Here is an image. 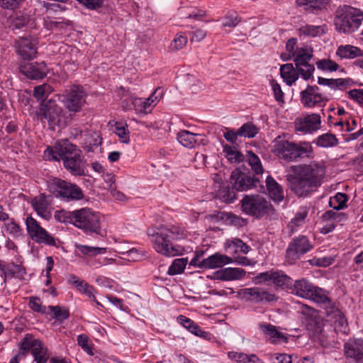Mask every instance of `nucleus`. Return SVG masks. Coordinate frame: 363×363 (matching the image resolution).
<instances>
[{
  "mask_svg": "<svg viewBox=\"0 0 363 363\" xmlns=\"http://www.w3.org/2000/svg\"><path fill=\"white\" fill-rule=\"evenodd\" d=\"M77 344L86 353L89 355H94L92 345L90 343L87 335L84 334L79 335L77 336Z\"/></svg>",
  "mask_w": 363,
  "mask_h": 363,
  "instance_id": "obj_55",
  "label": "nucleus"
},
{
  "mask_svg": "<svg viewBox=\"0 0 363 363\" xmlns=\"http://www.w3.org/2000/svg\"><path fill=\"white\" fill-rule=\"evenodd\" d=\"M9 21L13 29H19L28 23L29 17L26 14L16 13L10 17Z\"/></svg>",
  "mask_w": 363,
  "mask_h": 363,
  "instance_id": "obj_43",
  "label": "nucleus"
},
{
  "mask_svg": "<svg viewBox=\"0 0 363 363\" xmlns=\"http://www.w3.org/2000/svg\"><path fill=\"white\" fill-rule=\"evenodd\" d=\"M274 271H268L258 274L253 279V282L255 284H262L266 282L272 281V276Z\"/></svg>",
  "mask_w": 363,
  "mask_h": 363,
  "instance_id": "obj_61",
  "label": "nucleus"
},
{
  "mask_svg": "<svg viewBox=\"0 0 363 363\" xmlns=\"http://www.w3.org/2000/svg\"><path fill=\"white\" fill-rule=\"evenodd\" d=\"M48 309L54 314L55 318L60 321L67 319L69 315L67 309L60 306H50Z\"/></svg>",
  "mask_w": 363,
  "mask_h": 363,
  "instance_id": "obj_58",
  "label": "nucleus"
},
{
  "mask_svg": "<svg viewBox=\"0 0 363 363\" xmlns=\"http://www.w3.org/2000/svg\"><path fill=\"white\" fill-rule=\"evenodd\" d=\"M266 186L269 196L275 202H280L284 198V190L273 177L268 176L266 179Z\"/></svg>",
  "mask_w": 363,
  "mask_h": 363,
  "instance_id": "obj_31",
  "label": "nucleus"
},
{
  "mask_svg": "<svg viewBox=\"0 0 363 363\" xmlns=\"http://www.w3.org/2000/svg\"><path fill=\"white\" fill-rule=\"evenodd\" d=\"M147 235L153 249L159 254L166 257L179 255L184 251L182 247L174 245L172 241L184 238L186 231L180 226L160 227L149 229Z\"/></svg>",
  "mask_w": 363,
  "mask_h": 363,
  "instance_id": "obj_1",
  "label": "nucleus"
},
{
  "mask_svg": "<svg viewBox=\"0 0 363 363\" xmlns=\"http://www.w3.org/2000/svg\"><path fill=\"white\" fill-rule=\"evenodd\" d=\"M272 283L277 286H289L292 284V279L280 271H274Z\"/></svg>",
  "mask_w": 363,
  "mask_h": 363,
  "instance_id": "obj_45",
  "label": "nucleus"
},
{
  "mask_svg": "<svg viewBox=\"0 0 363 363\" xmlns=\"http://www.w3.org/2000/svg\"><path fill=\"white\" fill-rule=\"evenodd\" d=\"M77 248L80 253L89 257H94L97 255H101L106 252V248L105 247L79 245H77Z\"/></svg>",
  "mask_w": 363,
  "mask_h": 363,
  "instance_id": "obj_49",
  "label": "nucleus"
},
{
  "mask_svg": "<svg viewBox=\"0 0 363 363\" xmlns=\"http://www.w3.org/2000/svg\"><path fill=\"white\" fill-rule=\"evenodd\" d=\"M312 147L309 143H296L282 137H277L273 142L272 152L279 159L292 162L298 157H310Z\"/></svg>",
  "mask_w": 363,
  "mask_h": 363,
  "instance_id": "obj_4",
  "label": "nucleus"
},
{
  "mask_svg": "<svg viewBox=\"0 0 363 363\" xmlns=\"http://www.w3.org/2000/svg\"><path fill=\"white\" fill-rule=\"evenodd\" d=\"M309 211V207L303 206L299 207L295 213L294 217L289 223L287 228L291 233L297 231L299 228L306 223V220Z\"/></svg>",
  "mask_w": 363,
  "mask_h": 363,
  "instance_id": "obj_30",
  "label": "nucleus"
},
{
  "mask_svg": "<svg viewBox=\"0 0 363 363\" xmlns=\"http://www.w3.org/2000/svg\"><path fill=\"white\" fill-rule=\"evenodd\" d=\"M87 94L81 86H72L62 95V102L69 112H80L86 104Z\"/></svg>",
  "mask_w": 363,
  "mask_h": 363,
  "instance_id": "obj_10",
  "label": "nucleus"
},
{
  "mask_svg": "<svg viewBox=\"0 0 363 363\" xmlns=\"http://www.w3.org/2000/svg\"><path fill=\"white\" fill-rule=\"evenodd\" d=\"M313 245L308 239L303 235L299 236L293 240L287 249L286 253L289 257L298 258L300 255H303L310 251Z\"/></svg>",
  "mask_w": 363,
  "mask_h": 363,
  "instance_id": "obj_20",
  "label": "nucleus"
},
{
  "mask_svg": "<svg viewBox=\"0 0 363 363\" xmlns=\"http://www.w3.org/2000/svg\"><path fill=\"white\" fill-rule=\"evenodd\" d=\"M177 321L181 325H183L186 329H187L189 332L194 334L198 337H203L204 339H209L210 334L207 332H205L201 330V328L192 320L184 316V315H179L177 317Z\"/></svg>",
  "mask_w": 363,
  "mask_h": 363,
  "instance_id": "obj_32",
  "label": "nucleus"
},
{
  "mask_svg": "<svg viewBox=\"0 0 363 363\" xmlns=\"http://www.w3.org/2000/svg\"><path fill=\"white\" fill-rule=\"evenodd\" d=\"M223 154L230 163H240L244 160V155L235 147L223 145Z\"/></svg>",
  "mask_w": 363,
  "mask_h": 363,
  "instance_id": "obj_39",
  "label": "nucleus"
},
{
  "mask_svg": "<svg viewBox=\"0 0 363 363\" xmlns=\"http://www.w3.org/2000/svg\"><path fill=\"white\" fill-rule=\"evenodd\" d=\"M188 263L187 258L175 259L168 269V274L175 275L181 274Z\"/></svg>",
  "mask_w": 363,
  "mask_h": 363,
  "instance_id": "obj_48",
  "label": "nucleus"
},
{
  "mask_svg": "<svg viewBox=\"0 0 363 363\" xmlns=\"http://www.w3.org/2000/svg\"><path fill=\"white\" fill-rule=\"evenodd\" d=\"M325 306V312L328 316L331 317L332 319L335 318L337 315H340L342 311L338 308L335 303H332L328 298V301L324 302Z\"/></svg>",
  "mask_w": 363,
  "mask_h": 363,
  "instance_id": "obj_60",
  "label": "nucleus"
},
{
  "mask_svg": "<svg viewBox=\"0 0 363 363\" xmlns=\"http://www.w3.org/2000/svg\"><path fill=\"white\" fill-rule=\"evenodd\" d=\"M26 230L29 237L36 243L55 246V238L33 217L28 216L26 220Z\"/></svg>",
  "mask_w": 363,
  "mask_h": 363,
  "instance_id": "obj_13",
  "label": "nucleus"
},
{
  "mask_svg": "<svg viewBox=\"0 0 363 363\" xmlns=\"http://www.w3.org/2000/svg\"><path fill=\"white\" fill-rule=\"evenodd\" d=\"M224 248L229 253L247 254L250 250V246L239 238L227 240L224 243Z\"/></svg>",
  "mask_w": 363,
  "mask_h": 363,
  "instance_id": "obj_36",
  "label": "nucleus"
},
{
  "mask_svg": "<svg viewBox=\"0 0 363 363\" xmlns=\"http://www.w3.org/2000/svg\"><path fill=\"white\" fill-rule=\"evenodd\" d=\"M324 218L332 219L336 222H341L347 219V216L345 213H337L333 210L325 212Z\"/></svg>",
  "mask_w": 363,
  "mask_h": 363,
  "instance_id": "obj_64",
  "label": "nucleus"
},
{
  "mask_svg": "<svg viewBox=\"0 0 363 363\" xmlns=\"http://www.w3.org/2000/svg\"><path fill=\"white\" fill-rule=\"evenodd\" d=\"M316 65L319 69L330 72L336 71L339 67V65L335 62L329 59L319 60Z\"/></svg>",
  "mask_w": 363,
  "mask_h": 363,
  "instance_id": "obj_56",
  "label": "nucleus"
},
{
  "mask_svg": "<svg viewBox=\"0 0 363 363\" xmlns=\"http://www.w3.org/2000/svg\"><path fill=\"white\" fill-rule=\"evenodd\" d=\"M260 328L264 335L268 337L272 342H277L281 340L286 342L287 338L282 333L277 330V328L271 324L263 325Z\"/></svg>",
  "mask_w": 363,
  "mask_h": 363,
  "instance_id": "obj_38",
  "label": "nucleus"
},
{
  "mask_svg": "<svg viewBox=\"0 0 363 363\" xmlns=\"http://www.w3.org/2000/svg\"><path fill=\"white\" fill-rule=\"evenodd\" d=\"M240 21L238 14L235 12H231L222 18V26L224 27H235Z\"/></svg>",
  "mask_w": 363,
  "mask_h": 363,
  "instance_id": "obj_57",
  "label": "nucleus"
},
{
  "mask_svg": "<svg viewBox=\"0 0 363 363\" xmlns=\"http://www.w3.org/2000/svg\"><path fill=\"white\" fill-rule=\"evenodd\" d=\"M48 67L44 62L26 63L20 67L21 72L28 78L33 79H43L48 73Z\"/></svg>",
  "mask_w": 363,
  "mask_h": 363,
  "instance_id": "obj_22",
  "label": "nucleus"
},
{
  "mask_svg": "<svg viewBox=\"0 0 363 363\" xmlns=\"http://www.w3.org/2000/svg\"><path fill=\"white\" fill-rule=\"evenodd\" d=\"M241 208L247 215L261 218L272 209V205L262 196L259 195H247L241 201Z\"/></svg>",
  "mask_w": 363,
  "mask_h": 363,
  "instance_id": "obj_9",
  "label": "nucleus"
},
{
  "mask_svg": "<svg viewBox=\"0 0 363 363\" xmlns=\"http://www.w3.org/2000/svg\"><path fill=\"white\" fill-rule=\"evenodd\" d=\"M312 56V48L309 46L303 45L298 49L296 54L293 57L300 75L305 80L310 79L315 70L314 66L309 63Z\"/></svg>",
  "mask_w": 363,
  "mask_h": 363,
  "instance_id": "obj_12",
  "label": "nucleus"
},
{
  "mask_svg": "<svg viewBox=\"0 0 363 363\" xmlns=\"http://www.w3.org/2000/svg\"><path fill=\"white\" fill-rule=\"evenodd\" d=\"M354 84L351 79H329L328 85L333 89L345 90Z\"/></svg>",
  "mask_w": 363,
  "mask_h": 363,
  "instance_id": "obj_47",
  "label": "nucleus"
},
{
  "mask_svg": "<svg viewBox=\"0 0 363 363\" xmlns=\"http://www.w3.org/2000/svg\"><path fill=\"white\" fill-rule=\"evenodd\" d=\"M291 293L316 303H324L328 301V296L324 290L313 286L306 279L296 280L291 287Z\"/></svg>",
  "mask_w": 363,
  "mask_h": 363,
  "instance_id": "obj_6",
  "label": "nucleus"
},
{
  "mask_svg": "<svg viewBox=\"0 0 363 363\" xmlns=\"http://www.w3.org/2000/svg\"><path fill=\"white\" fill-rule=\"evenodd\" d=\"M350 99L363 106V89H354L347 92Z\"/></svg>",
  "mask_w": 363,
  "mask_h": 363,
  "instance_id": "obj_62",
  "label": "nucleus"
},
{
  "mask_svg": "<svg viewBox=\"0 0 363 363\" xmlns=\"http://www.w3.org/2000/svg\"><path fill=\"white\" fill-rule=\"evenodd\" d=\"M228 357L230 359L235 361L236 363H245L247 354L231 351L228 353Z\"/></svg>",
  "mask_w": 363,
  "mask_h": 363,
  "instance_id": "obj_63",
  "label": "nucleus"
},
{
  "mask_svg": "<svg viewBox=\"0 0 363 363\" xmlns=\"http://www.w3.org/2000/svg\"><path fill=\"white\" fill-rule=\"evenodd\" d=\"M362 21V11L350 6H345L337 11L334 24L338 32L349 34L356 31Z\"/></svg>",
  "mask_w": 363,
  "mask_h": 363,
  "instance_id": "obj_5",
  "label": "nucleus"
},
{
  "mask_svg": "<svg viewBox=\"0 0 363 363\" xmlns=\"http://www.w3.org/2000/svg\"><path fill=\"white\" fill-rule=\"evenodd\" d=\"M326 25L313 26L305 25L298 29V34L300 37L315 38L325 34L327 31Z\"/></svg>",
  "mask_w": 363,
  "mask_h": 363,
  "instance_id": "obj_34",
  "label": "nucleus"
},
{
  "mask_svg": "<svg viewBox=\"0 0 363 363\" xmlns=\"http://www.w3.org/2000/svg\"><path fill=\"white\" fill-rule=\"evenodd\" d=\"M52 89L51 86L47 84L35 86L34 89L33 96L38 100L45 99L51 92Z\"/></svg>",
  "mask_w": 363,
  "mask_h": 363,
  "instance_id": "obj_52",
  "label": "nucleus"
},
{
  "mask_svg": "<svg viewBox=\"0 0 363 363\" xmlns=\"http://www.w3.org/2000/svg\"><path fill=\"white\" fill-rule=\"evenodd\" d=\"M78 151L76 146L65 140L57 142L52 147H48L44 152V157L48 160H64Z\"/></svg>",
  "mask_w": 363,
  "mask_h": 363,
  "instance_id": "obj_15",
  "label": "nucleus"
},
{
  "mask_svg": "<svg viewBox=\"0 0 363 363\" xmlns=\"http://www.w3.org/2000/svg\"><path fill=\"white\" fill-rule=\"evenodd\" d=\"M63 164L65 167L72 174L79 176L84 174V162L79 151L72 154L70 157L64 159Z\"/></svg>",
  "mask_w": 363,
  "mask_h": 363,
  "instance_id": "obj_25",
  "label": "nucleus"
},
{
  "mask_svg": "<svg viewBox=\"0 0 363 363\" xmlns=\"http://www.w3.org/2000/svg\"><path fill=\"white\" fill-rule=\"evenodd\" d=\"M328 100L327 96L321 93L320 88L315 85H308L300 93L301 103L306 108L323 107Z\"/></svg>",
  "mask_w": 363,
  "mask_h": 363,
  "instance_id": "obj_14",
  "label": "nucleus"
},
{
  "mask_svg": "<svg viewBox=\"0 0 363 363\" xmlns=\"http://www.w3.org/2000/svg\"><path fill=\"white\" fill-rule=\"evenodd\" d=\"M177 140L184 147L194 148L197 145H205L206 139L200 134L192 133L188 130H182L177 134Z\"/></svg>",
  "mask_w": 363,
  "mask_h": 363,
  "instance_id": "obj_23",
  "label": "nucleus"
},
{
  "mask_svg": "<svg viewBox=\"0 0 363 363\" xmlns=\"http://www.w3.org/2000/svg\"><path fill=\"white\" fill-rule=\"evenodd\" d=\"M4 225L6 231L13 238H18L22 235V230L13 219H11L9 222L5 223Z\"/></svg>",
  "mask_w": 363,
  "mask_h": 363,
  "instance_id": "obj_54",
  "label": "nucleus"
},
{
  "mask_svg": "<svg viewBox=\"0 0 363 363\" xmlns=\"http://www.w3.org/2000/svg\"><path fill=\"white\" fill-rule=\"evenodd\" d=\"M163 91L160 88H157L155 91L145 99L138 98L134 100L131 99L132 104H139L141 108L138 109L140 112H147L151 106H154L162 97Z\"/></svg>",
  "mask_w": 363,
  "mask_h": 363,
  "instance_id": "obj_28",
  "label": "nucleus"
},
{
  "mask_svg": "<svg viewBox=\"0 0 363 363\" xmlns=\"http://www.w3.org/2000/svg\"><path fill=\"white\" fill-rule=\"evenodd\" d=\"M316 143L320 147L328 148L336 146L338 140L335 135L328 133L319 135L316 140Z\"/></svg>",
  "mask_w": 363,
  "mask_h": 363,
  "instance_id": "obj_41",
  "label": "nucleus"
},
{
  "mask_svg": "<svg viewBox=\"0 0 363 363\" xmlns=\"http://www.w3.org/2000/svg\"><path fill=\"white\" fill-rule=\"evenodd\" d=\"M336 55L340 58L353 59L363 56V50L351 45H340L336 51Z\"/></svg>",
  "mask_w": 363,
  "mask_h": 363,
  "instance_id": "obj_37",
  "label": "nucleus"
},
{
  "mask_svg": "<svg viewBox=\"0 0 363 363\" xmlns=\"http://www.w3.org/2000/svg\"><path fill=\"white\" fill-rule=\"evenodd\" d=\"M187 37L182 33H179L176 35L174 39L170 45V50L177 51L182 49L187 43Z\"/></svg>",
  "mask_w": 363,
  "mask_h": 363,
  "instance_id": "obj_53",
  "label": "nucleus"
},
{
  "mask_svg": "<svg viewBox=\"0 0 363 363\" xmlns=\"http://www.w3.org/2000/svg\"><path fill=\"white\" fill-rule=\"evenodd\" d=\"M258 132L259 128L252 123H246L238 130V134L240 135V137L248 138H254Z\"/></svg>",
  "mask_w": 363,
  "mask_h": 363,
  "instance_id": "obj_46",
  "label": "nucleus"
},
{
  "mask_svg": "<svg viewBox=\"0 0 363 363\" xmlns=\"http://www.w3.org/2000/svg\"><path fill=\"white\" fill-rule=\"evenodd\" d=\"M68 283L74 286L81 294H84L91 300H95L94 288L75 275H70Z\"/></svg>",
  "mask_w": 363,
  "mask_h": 363,
  "instance_id": "obj_29",
  "label": "nucleus"
},
{
  "mask_svg": "<svg viewBox=\"0 0 363 363\" xmlns=\"http://www.w3.org/2000/svg\"><path fill=\"white\" fill-rule=\"evenodd\" d=\"M48 197L43 194L35 196L32 200V206L37 214L43 219L48 220L51 218V212L49 210L50 202Z\"/></svg>",
  "mask_w": 363,
  "mask_h": 363,
  "instance_id": "obj_26",
  "label": "nucleus"
},
{
  "mask_svg": "<svg viewBox=\"0 0 363 363\" xmlns=\"http://www.w3.org/2000/svg\"><path fill=\"white\" fill-rule=\"evenodd\" d=\"M42 122L48 121L49 125L54 128L60 125L63 118L62 108L52 100H49L45 104H42L39 113Z\"/></svg>",
  "mask_w": 363,
  "mask_h": 363,
  "instance_id": "obj_16",
  "label": "nucleus"
},
{
  "mask_svg": "<svg viewBox=\"0 0 363 363\" xmlns=\"http://www.w3.org/2000/svg\"><path fill=\"white\" fill-rule=\"evenodd\" d=\"M232 262V258L225 255L217 252L201 260L199 268L212 269L222 267Z\"/></svg>",
  "mask_w": 363,
  "mask_h": 363,
  "instance_id": "obj_24",
  "label": "nucleus"
},
{
  "mask_svg": "<svg viewBox=\"0 0 363 363\" xmlns=\"http://www.w3.org/2000/svg\"><path fill=\"white\" fill-rule=\"evenodd\" d=\"M237 297L255 303L276 302L278 296L262 287L245 288L237 292Z\"/></svg>",
  "mask_w": 363,
  "mask_h": 363,
  "instance_id": "obj_11",
  "label": "nucleus"
},
{
  "mask_svg": "<svg viewBox=\"0 0 363 363\" xmlns=\"http://www.w3.org/2000/svg\"><path fill=\"white\" fill-rule=\"evenodd\" d=\"M257 179L252 177L250 173L240 168L235 169L230 176V183L237 191H247L255 186Z\"/></svg>",
  "mask_w": 363,
  "mask_h": 363,
  "instance_id": "obj_17",
  "label": "nucleus"
},
{
  "mask_svg": "<svg viewBox=\"0 0 363 363\" xmlns=\"http://www.w3.org/2000/svg\"><path fill=\"white\" fill-rule=\"evenodd\" d=\"M20 349L23 354L30 352L36 363H46L50 358L48 347L40 339L29 334L22 340Z\"/></svg>",
  "mask_w": 363,
  "mask_h": 363,
  "instance_id": "obj_8",
  "label": "nucleus"
},
{
  "mask_svg": "<svg viewBox=\"0 0 363 363\" xmlns=\"http://www.w3.org/2000/svg\"><path fill=\"white\" fill-rule=\"evenodd\" d=\"M347 358L352 359L356 363H363V340H350L344 345Z\"/></svg>",
  "mask_w": 363,
  "mask_h": 363,
  "instance_id": "obj_21",
  "label": "nucleus"
},
{
  "mask_svg": "<svg viewBox=\"0 0 363 363\" xmlns=\"http://www.w3.org/2000/svg\"><path fill=\"white\" fill-rule=\"evenodd\" d=\"M296 131L303 133H313L321 127V117L318 113H311L302 116L294 122Z\"/></svg>",
  "mask_w": 363,
  "mask_h": 363,
  "instance_id": "obj_18",
  "label": "nucleus"
},
{
  "mask_svg": "<svg viewBox=\"0 0 363 363\" xmlns=\"http://www.w3.org/2000/svg\"><path fill=\"white\" fill-rule=\"evenodd\" d=\"M280 74L284 82L289 86H291L298 79L300 74L296 67H294V65L290 63L281 66Z\"/></svg>",
  "mask_w": 363,
  "mask_h": 363,
  "instance_id": "obj_33",
  "label": "nucleus"
},
{
  "mask_svg": "<svg viewBox=\"0 0 363 363\" xmlns=\"http://www.w3.org/2000/svg\"><path fill=\"white\" fill-rule=\"evenodd\" d=\"M216 275L217 279L221 281H238L245 277L246 272L242 268L226 267L217 271Z\"/></svg>",
  "mask_w": 363,
  "mask_h": 363,
  "instance_id": "obj_27",
  "label": "nucleus"
},
{
  "mask_svg": "<svg viewBox=\"0 0 363 363\" xmlns=\"http://www.w3.org/2000/svg\"><path fill=\"white\" fill-rule=\"evenodd\" d=\"M297 5L306 11L315 13L325 9L329 0H296Z\"/></svg>",
  "mask_w": 363,
  "mask_h": 363,
  "instance_id": "obj_35",
  "label": "nucleus"
},
{
  "mask_svg": "<svg viewBox=\"0 0 363 363\" xmlns=\"http://www.w3.org/2000/svg\"><path fill=\"white\" fill-rule=\"evenodd\" d=\"M16 43L17 52L23 59L30 60L36 57L38 44L36 38H21Z\"/></svg>",
  "mask_w": 363,
  "mask_h": 363,
  "instance_id": "obj_19",
  "label": "nucleus"
},
{
  "mask_svg": "<svg viewBox=\"0 0 363 363\" xmlns=\"http://www.w3.org/2000/svg\"><path fill=\"white\" fill-rule=\"evenodd\" d=\"M296 43L297 39L294 38H291L287 40L286 43V52L281 55L284 61L291 60L295 56L298 49L300 48L296 46Z\"/></svg>",
  "mask_w": 363,
  "mask_h": 363,
  "instance_id": "obj_42",
  "label": "nucleus"
},
{
  "mask_svg": "<svg viewBox=\"0 0 363 363\" xmlns=\"http://www.w3.org/2000/svg\"><path fill=\"white\" fill-rule=\"evenodd\" d=\"M102 143V138L99 133L94 132L86 135L84 143V149L86 152H94Z\"/></svg>",
  "mask_w": 363,
  "mask_h": 363,
  "instance_id": "obj_40",
  "label": "nucleus"
},
{
  "mask_svg": "<svg viewBox=\"0 0 363 363\" xmlns=\"http://www.w3.org/2000/svg\"><path fill=\"white\" fill-rule=\"evenodd\" d=\"M54 216L58 222L72 224L85 233H100V216L91 208L85 207L72 211L59 210Z\"/></svg>",
  "mask_w": 363,
  "mask_h": 363,
  "instance_id": "obj_2",
  "label": "nucleus"
},
{
  "mask_svg": "<svg viewBox=\"0 0 363 363\" xmlns=\"http://www.w3.org/2000/svg\"><path fill=\"white\" fill-rule=\"evenodd\" d=\"M325 173V168L317 164L304 167L299 175L291 182V191L299 197H305L320 184Z\"/></svg>",
  "mask_w": 363,
  "mask_h": 363,
  "instance_id": "obj_3",
  "label": "nucleus"
},
{
  "mask_svg": "<svg viewBox=\"0 0 363 363\" xmlns=\"http://www.w3.org/2000/svg\"><path fill=\"white\" fill-rule=\"evenodd\" d=\"M247 162L255 174H262L264 169L261 160L257 155L251 151L247 152Z\"/></svg>",
  "mask_w": 363,
  "mask_h": 363,
  "instance_id": "obj_44",
  "label": "nucleus"
},
{
  "mask_svg": "<svg viewBox=\"0 0 363 363\" xmlns=\"http://www.w3.org/2000/svg\"><path fill=\"white\" fill-rule=\"evenodd\" d=\"M49 190L57 197H61L66 201L81 200L84 194L80 187L74 184L67 182L60 179L54 178L48 184Z\"/></svg>",
  "mask_w": 363,
  "mask_h": 363,
  "instance_id": "obj_7",
  "label": "nucleus"
},
{
  "mask_svg": "<svg viewBox=\"0 0 363 363\" xmlns=\"http://www.w3.org/2000/svg\"><path fill=\"white\" fill-rule=\"evenodd\" d=\"M123 255L126 256L129 261L138 262L146 256V252L145 251H140L136 248H132L127 252H123Z\"/></svg>",
  "mask_w": 363,
  "mask_h": 363,
  "instance_id": "obj_59",
  "label": "nucleus"
},
{
  "mask_svg": "<svg viewBox=\"0 0 363 363\" xmlns=\"http://www.w3.org/2000/svg\"><path fill=\"white\" fill-rule=\"evenodd\" d=\"M114 127V133L118 136L121 141L123 143H128L130 138L127 125H124L121 123L116 122Z\"/></svg>",
  "mask_w": 363,
  "mask_h": 363,
  "instance_id": "obj_50",
  "label": "nucleus"
},
{
  "mask_svg": "<svg viewBox=\"0 0 363 363\" xmlns=\"http://www.w3.org/2000/svg\"><path fill=\"white\" fill-rule=\"evenodd\" d=\"M347 196L342 193H337L336 195L330 199V206L335 210H340L343 208L347 201Z\"/></svg>",
  "mask_w": 363,
  "mask_h": 363,
  "instance_id": "obj_51",
  "label": "nucleus"
}]
</instances>
